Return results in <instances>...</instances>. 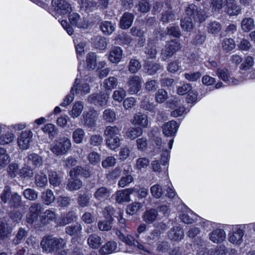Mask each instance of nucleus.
<instances>
[{"label": "nucleus", "instance_id": "obj_62", "mask_svg": "<svg viewBox=\"0 0 255 255\" xmlns=\"http://www.w3.org/2000/svg\"><path fill=\"white\" fill-rule=\"evenodd\" d=\"M103 142V136L99 134H92L89 138V143L93 146L101 145Z\"/></svg>", "mask_w": 255, "mask_h": 255}, {"label": "nucleus", "instance_id": "obj_7", "mask_svg": "<svg viewBox=\"0 0 255 255\" xmlns=\"http://www.w3.org/2000/svg\"><path fill=\"white\" fill-rule=\"evenodd\" d=\"M43 205L38 202L32 203L29 208V213L26 216V222L32 224L37 220L38 217L43 211Z\"/></svg>", "mask_w": 255, "mask_h": 255}, {"label": "nucleus", "instance_id": "obj_34", "mask_svg": "<svg viewBox=\"0 0 255 255\" xmlns=\"http://www.w3.org/2000/svg\"><path fill=\"white\" fill-rule=\"evenodd\" d=\"M8 203L10 208H18L22 206L21 197L17 193L13 192L12 195Z\"/></svg>", "mask_w": 255, "mask_h": 255}, {"label": "nucleus", "instance_id": "obj_58", "mask_svg": "<svg viewBox=\"0 0 255 255\" xmlns=\"http://www.w3.org/2000/svg\"><path fill=\"white\" fill-rule=\"evenodd\" d=\"M76 217L77 216L75 212H69L61 219V221L60 222V225L61 226H65L69 223H71L75 219H76Z\"/></svg>", "mask_w": 255, "mask_h": 255}, {"label": "nucleus", "instance_id": "obj_54", "mask_svg": "<svg viewBox=\"0 0 255 255\" xmlns=\"http://www.w3.org/2000/svg\"><path fill=\"white\" fill-rule=\"evenodd\" d=\"M12 194L10 187L9 186H5L0 196L1 201L4 204L8 203Z\"/></svg>", "mask_w": 255, "mask_h": 255}, {"label": "nucleus", "instance_id": "obj_33", "mask_svg": "<svg viewBox=\"0 0 255 255\" xmlns=\"http://www.w3.org/2000/svg\"><path fill=\"white\" fill-rule=\"evenodd\" d=\"M80 3L81 8L87 12L93 11L97 8L98 6V2L94 0H83Z\"/></svg>", "mask_w": 255, "mask_h": 255}, {"label": "nucleus", "instance_id": "obj_11", "mask_svg": "<svg viewBox=\"0 0 255 255\" xmlns=\"http://www.w3.org/2000/svg\"><path fill=\"white\" fill-rule=\"evenodd\" d=\"M33 133L30 130L22 131L17 139V143L19 148L23 150L27 149L32 141Z\"/></svg>", "mask_w": 255, "mask_h": 255}, {"label": "nucleus", "instance_id": "obj_30", "mask_svg": "<svg viewBox=\"0 0 255 255\" xmlns=\"http://www.w3.org/2000/svg\"><path fill=\"white\" fill-rule=\"evenodd\" d=\"M165 5L168 9L167 10L163 11L162 13L161 20L163 22L168 23L175 19V14L174 12L171 10V7L167 2H166Z\"/></svg>", "mask_w": 255, "mask_h": 255}, {"label": "nucleus", "instance_id": "obj_22", "mask_svg": "<svg viewBox=\"0 0 255 255\" xmlns=\"http://www.w3.org/2000/svg\"><path fill=\"white\" fill-rule=\"evenodd\" d=\"M134 19V15L129 12H125L120 21V27L122 29H128L131 26Z\"/></svg>", "mask_w": 255, "mask_h": 255}, {"label": "nucleus", "instance_id": "obj_63", "mask_svg": "<svg viewBox=\"0 0 255 255\" xmlns=\"http://www.w3.org/2000/svg\"><path fill=\"white\" fill-rule=\"evenodd\" d=\"M14 135L10 132H8L0 136V144L5 145L11 143L14 139Z\"/></svg>", "mask_w": 255, "mask_h": 255}, {"label": "nucleus", "instance_id": "obj_49", "mask_svg": "<svg viewBox=\"0 0 255 255\" xmlns=\"http://www.w3.org/2000/svg\"><path fill=\"white\" fill-rule=\"evenodd\" d=\"M235 47L236 44L235 43V41L232 38H225L222 42V49L226 52H228L232 50L235 48Z\"/></svg>", "mask_w": 255, "mask_h": 255}, {"label": "nucleus", "instance_id": "obj_15", "mask_svg": "<svg viewBox=\"0 0 255 255\" xmlns=\"http://www.w3.org/2000/svg\"><path fill=\"white\" fill-rule=\"evenodd\" d=\"M81 80L78 78L75 79L74 84L71 88V93L75 94H80L86 95L90 93V88L87 83L80 84Z\"/></svg>", "mask_w": 255, "mask_h": 255}, {"label": "nucleus", "instance_id": "obj_60", "mask_svg": "<svg viewBox=\"0 0 255 255\" xmlns=\"http://www.w3.org/2000/svg\"><path fill=\"white\" fill-rule=\"evenodd\" d=\"M128 70L131 73H135L141 68V65L139 61L136 59H132L128 64Z\"/></svg>", "mask_w": 255, "mask_h": 255}, {"label": "nucleus", "instance_id": "obj_59", "mask_svg": "<svg viewBox=\"0 0 255 255\" xmlns=\"http://www.w3.org/2000/svg\"><path fill=\"white\" fill-rule=\"evenodd\" d=\"M126 96V92L123 88H118L113 94V98L115 101L121 102Z\"/></svg>", "mask_w": 255, "mask_h": 255}, {"label": "nucleus", "instance_id": "obj_5", "mask_svg": "<svg viewBox=\"0 0 255 255\" xmlns=\"http://www.w3.org/2000/svg\"><path fill=\"white\" fill-rule=\"evenodd\" d=\"M181 48L180 43L176 40H172L167 42L164 47L161 50V59L164 61L169 60Z\"/></svg>", "mask_w": 255, "mask_h": 255}, {"label": "nucleus", "instance_id": "obj_21", "mask_svg": "<svg viewBox=\"0 0 255 255\" xmlns=\"http://www.w3.org/2000/svg\"><path fill=\"white\" fill-rule=\"evenodd\" d=\"M111 195L110 189L105 187L98 188L94 193V198L98 201L103 202L107 199Z\"/></svg>", "mask_w": 255, "mask_h": 255}, {"label": "nucleus", "instance_id": "obj_48", "mask_svg": "<svg viewBox=\"0 0 255 255\" xmlns=\"http://www.w3.org/2000/svg\"><path fill=\"white\" fill-rule=\"evenodd\" d=\"M27 158L28 161L31 162L35 166H40L42 165L43 160L41 156L35 153H29Z\"/></svg>", "mask_w": 255, "mask_h": 255}, {"label": "nucleus", "instance_id": "obj_12", "mask_svg": "<svg viewBox=\"0 0 255 255\" xmlns=\"http://www.w3.org/2000/svg\"><path fill=\"white\" fill-rule=\"evenodd\" d=\"M225 12L229 16H237L241 13L242 8L236 0H225Z\"/></svg>", "mask_w": 255, "mask_h": 255}, {"label": "nucleus", "instance_id": "obj_29", "mask_svg": "<svg viewBox=\"0 0 255 255\" xmlns=\"http://www.w3.org/2000/svg\"><path fill=\"white\" fill-rule=\"evenodd\" d=\"M117 247V244L115 242L109 241L99 250V253L101 255L110 254L116 250Z\"/></svg>", "mask_w": 255, "mask_h": 255}, {"label": "nucleus", "instance_id": "obj_2", "mask_svg": "<svg viewBox=\"0 0 255 255\" xmlns=\"http://www.w3.org/2000/svg\"><path fill=\"white\" fill-rule=\"evenodd\" d=\"M121 129L116 126H108L104 131L107 146L112 150H115L120 146V131Z\"/></svg>", "mask_w": 255, "mask_h": 255}, {"label": "nucleus", "instance_id": "obj_64", "mask_svg": "<svg viewBox=\"0 0 255 255\" xmlns=\"http://www.w3.org/2000/svg\"><path fill=\"white\" fill-rule=\"evenodd\" d=\"M24 197L29 200L35 201L38 198V193L33 189L27 188L23 192Z\"/></svg>", "mask_w": 255, "mask_h": 255}, {"label": "nucleus", "instance_id": "obj_3", "mask_svg": "<svg viewBox=\"0 0 255 255\" xmlns=\"http://www.w3.org/2000/svg\"><path fill=\"white\" fill-rule=\"evenodd\" d=\"M72 147L70 139L67 137H61L50 145V149L56 156L67 154Z\"/></svg>", "mask_w": 255, "mask_h": 255}, {"label": "nucleus", "instance_id": "obj_20", "mask_svg": "<svg viewBox=\"0 0 255 255\" xmlns=\"http://www.w3.org/2000/svg\"><path fill=\"white\" fill-rule=\"evenodd\" d=\"M217 73L220 79L229 85H236L239 83L238 80L230 77L229 71L226 68L223 69H219Z\"/></svg>", "mask_w": 255, "mask_h": 255}, {"label": "nucleus", "instance_id": "obj_44", "mask_svg": "<svg viewBox=\"0 0 255 255\" xmlns=\"http://www.w3.org/2000/svg\"><path fill=\"white\" fill-rule=\"evenodd\" d=\"M103 118L106 122L112 123L116 120V115L113 110L108 109L104 111Z\"/></svg>", "mask_w": 255, "mask_h": 255}, {"label": "nucleus", "instance_id": "obj_40", "mask_svg": "<svg viewBox=\"0 0 255 255\" xmlns=\"http://www.w3.org/2000/svg\"><path fill=\"white\" fill-rule=\"evenodd\" d=\"M142 130L140 128H130L126 131V135L127 138L130 139H134L138 136L141 135Z\"/></svg>", "mask_w": 255, "mask_h": 255}, {"label": "nucleus", "instance_id": "obj_16", "mask_svg": "<svg viewBox=\"0 0 255 255\" xmlns=\"http://www.w3.org/2000/svg\"><path fill=\"white\" fill-rule=\"evenodd\" d=\"M69 20L71 24L79 28H86L88 22L84 17H81L77 12H73L69 15Z\"/></svg>", "mask_w": 255, "mask_h": 255}, {"label": "nucleus", "instance_id": "obj_18", "mask_svg": "<svg viewBox=\"0 0 255 255\" xmlns=\"http://www.w3.org/2000/svg\"><path fill=\"white\" fill-rule=\"evenodd\" d=\"M131 122L134 125L140 126V128H147L148 125V116L145 114L138 112L134 114Z\"/></svg>", "mask_w": 255, "mask_h": 255}, {"label": "nucleus", "instance_id": "obj_26", "mask_svg": "<svg viewBox=\"0 0 255 255\" xmlns=\"http://www.w3.org/2000/svg\"><path fill=\"white\" fill-rule=\"evenodd\" d=\"M144 68L145 73L149 75H153L163 69L160 64L149 61L146 62Z\"/></svg>", "mask_w": 255, "mask_h": 255}, {"label": "nucleus", "instance_id": "obj_28", "mask_svg": "<svg viewBox=\"0 0 255 255\" xmlns=\"http://www.w3.org/2000/svg\"><path fill=\"white\" fill-rule=\"evenodd\" d=\"M76 175H80L85 178H88L92 175V173L89 169L84 168L78 166L73 168L70 171V176L71 177H74Z\"/></svg>", "mask_w": 255, "mask_h": 255}, {"label": "nucleus", "instance_id": "obj_14", "mask_svg": "<svg viewBox=\"0 0 255 255\" xmlns=\"http://www.w3.org/2000/svg\"><path fill=\"white\" fill-rule=\"evenodd\" d=\"M82 117L81 122L84 126L88 128L95 127L97 119V113L95 111H89L86 113H84Z\"/></svg>", "mask_w": 255, "mask_h": 255}, {"label": "nucleus", "instance_id": "obj_38", "mask_svg": "<svg viewBox=\"0 0 255 255\" xmlns=\"http://www.w3.org/2000/svg\"><path fill=\"white\" fill-rule=\"evenodd\" d=\"M85 136V132L83 129L77 128L72 133V138L74 142L77 144L81 143Z\"/></svg>", "mask_w": 255, "mask_h": 255}, {"label": "nucleus", "instance_id": "obj_27", "mask_svg": "<svg viewBox=\"0 0 255 255\" xmlns=\"http://www.w3.org/2000/svg\"><path fill=\"white\" fill-rule=\"evenodd\" d=\"M168 236L172 240L179 241L183 238L184 232L180 227H174L169 232Z\"/></svg>", "mask_w": 255, "mask_h": 255}, {"label": "nucleus", "instance_id": "obj_23", "mask_svg": "<svg viewBox=\"0 0 255 255\" xmlns=\"http://www.w3.org/2000/svg\"><path fill=\"white\" fill-rule=\"evenodd\" d=\"M226 238L225 231L221 229H217L209 234V239L214 243H219Z\"/></svg>", "mask_w": 255, "mask_h": 255}, {"label": "nucleus", "instance_id": "obj_37", "mask_svg": "<svg viewBox=\"0 0 255 255\" xmlns=\"http://www.w3.org/2000/svg\"><path fill=\"white\" fill-rule=\"evenodd\" d=\"M241 27L245 32H248L255 27V21L252 17H244L241 21Z\"/></svg>", "mask_w": 255, "mask_h": 255}, {"label": "nucleus", "instance_id": "obj_42", "mask_svg": "<svg viewBox=\"0 0 255 255\" xmlns=\"http://www.w3.org/2000/svg\"><path fill=\"white\" fill-rule=\"evenodd\" d=\"M107 219L101 220L98 223V227L100 230L108 231L112 229L113 218L111 217L108 219V217H107Z\"/></svg>", "mask_w": 255, "mask_h": 255}, {"label": "nucleus", "instance_id": "obj_4", "mask_svg": "<svg viewBox=\"0 0 255 255\" xmlns=\"http://www.w3.org/2000/svg\"><path fill=\"white\" fill-rule=\"evenodd\" d=\"M185 13L190 18L200 23L204 22L207 17L204 8L197 7L193 3L190 4L185 8Z\"/></svg>", "mask_w": 255, "mask_h": 255}, {"label": "nucleus", "instance_id": "obj_9", "mask_svg": "<svg viewBox=\"0 0 255 255\" xmlns=\"http://www.w3.org/2000/svg\"><path fill=\"white\" fill-rule=\"evenodd\" d=\"M109 95L107 93H93L89 95L87 101L89 103L97 106H104L107 104Z\"/></svg>", "mask_w": 255, "mask_h": 255}, {"label": "nucleus", "instance_id": "obj_57", "mask_svg": "<svg viewBox=\"0 0 255 255\" xmlns=\"http://www.w3.org/2000/svg\"><path fill=\"white\" fill-rule=\"evenodd\" d=\"M167 98V92L162 89H158L155 94V100L159 104L163 103Z\"/></svg>", "mask_w": 255, "mask_h": 255}, {"label": "nucleus", "instance_id": "obj_35", "mask_svg": "<svg viewBox=\"0 0 255 255\" xmlns=\"http://www.w3.org/2000/svg\"><path fill=\"white\" fill-rule=\"evenodd\" d=\"M48 179L50 185L54 187L59 186L61 184V178L56 171H49Z\"/></svg>", "mask_w": 255, "mask_h": 255}, {"label": "nucleus", "instance_id": "obj_45", "mask_svg": "<svg viewBox=\"0 0 255 255\" xmlns=\"http://www.w3.org/2000/svg\"><path fill=\"white\" fill-rule=\"evenodd\" d=\"M82 229V226L77 223L74 225L67 226L65 229V232L70 236H76L81 233Z\"/></svg>", "mask_w": 255, "mask_h": 255}, {"label": "nucleus", "instance_id": "obj_61", "mask_svg": "<svg viewBox=\"0 0 255 255\" xmlns=\"http://www.w3.org/2000/svg\"><path fill=\"white\" fill-rule=\"evenodd\" d=\"M159 83L157 80H150L144 84V89L148 92H154L158 88Z\"/></svg>", "mask_w": 255, "mask_h": 255}, {"label": "nucleus", "instance_id": "obj_52", "mask_svg": "<svg viewBox=\"0 0 255 255\" xmlns=\"http://www.w3.org/2000/svg\"><path fill=\"white\" fill-rule=\"evenodd\" d=\"M136 7L139 12L146 13L150 11V5L147 0H139Z\"/></svg>", "mask_w": 255, "mask_h": 255}, {"label": "nucleus", "instance_id": "obj_13", "mask_svg": "<svg viewBox=\"0 0 255 255\" xmlns=\"http://www.w3.org/2000/svg\"><path fill=\"white\" fill-rule=\"evenodd\" d=\"M130 94H135L139 92L141 88V79L138 76H131L128 82Z\"/></svg>", "mask_w": 255, "mask_h": 255}, {"label": "nucleus", "instance_id": "obj_17", "mask_svg": "<svg viewBox=\"0 0 255 255\" xmlns=\"http://www.w3.org/2000/svg\"><path fill=\"white\" fill-rule=\"evenodd\" d=\"M135 191L134 188H128L118 191L116 193V200L118 203L129 202L130 200V195Z\"/></svg>", "mask_w": 255, "mask_h": 255}, {"label": "nucleus", "instance_id": "obj_47", "mask_svg": "<svg viewBox=\"0 0 255 255\" xmlns=\"http://www.w3.org/2000/svg\"><path fill=\"white\" fill-rule=\"evenodd\" d=\"M43 131L48 133L50 138H53L58 134V130L55 126L52 124H47L42 128Z\"/></svg>", "mask_w": 255, "mask_h": 255}, {"label": "nucleus", "instance_id": "obj_32", "mask_svg": "<svg viewBox=\"0 0 255 255\" xmlns=\"http://www.w3.org/2000/svg\"><path fill=\"white\" fill-rule=\"evenodd\" d=\"M83 109L84 105L81 102H76L71 110L69 111V114L72 118H77L81 115Z\"/></svg>", "mask_w": 255, "mask_h": 255}, {"label": "nucleus", "instance_id": "obj_43", "mask_svg": "<svg viewBox=\"0 0 255 255\" xmlns=\"http://www.w3.org/2000/svg\"><path fill=\"white\" fill-rule=\"evenodd\" d=\"M207 28L209 33L216 34L220 31L222 28V25L219 22L213 21H210L207 24Z\"/></svg>", "mask_w": 255, "mask_h": 255}, {"label": "nucleus", "instance_id": "obj_24", "mask_svg": "<svg viewBox=\"0 0 255 255\" xmlns=\"http://www.w3.org/2000/svg\"><path fill=\"white\" fill-rule=\"evenodd\" d=\"M158 214L154 209L146 210L142 215L143 221L147 224H152L157 218Z\"/></svg>", "mask_w": 255, "mask_h": 255}, {"label": "nucleus", "instance_id": "obj_50", "mask_svg": "<svg viewBox=\"0 0 255 255\" xmlns=\"http://www.w3.org/2000/svg\"><path fill=\"white\" fill-rule=\"evenodd\" d=\"M41 197L44 203L47 205L53 203L55 200V196L53 193L50 189H47L45 192H43L42 193Z\"/></svg>", "mask_w": 255, "mask_h": 255}, {"label": "nucleus", "instance_id": "obj_51", "mask_svg": "<svg viewBox=\"0 0 255 255\" xmlns=\"http://www.w3.org/2000/svg\"><path fill=\"white\" fill-rule=\"evenodd\" d=\"M118 84V79L115 77H110L106 79L103 83L104 88L109 90L115 89L117 86Z\"/></svg>", "mask_w": 255, "mask_h": 255}, {"label": "nucleus", "instance_id": "obj_53", "mask_svg": "<svg viewBox=\"0 0 255 255\" xmlns=\"http://www.w3.org/2000/svg\"><path fill=\"white\" fill-rule=\"evenodd\" d=\"M90 197L87 193L80 194L78 195L77 202L80 207L84 208L90 204Z\"/></svg>", "mask_w": 255, "mask_h": 255}, {"label": "nucleus", "instance_id": "obj_6", "mask_svg": "<svg viewBox=\"0 0 255 255\" xmlns=\"http://www.w3.org/2000/svg\"><path fill=\"white\" fill-rule=\"evenodd\" d=\"M245 227L237 225L233 226L232 231L229 234V241L234 244L240 245L243 242Z\"/></svg>", "mask_w": 255, "mask_h": 255}, {"label": "nucleus", "instance_id": "obj_41", "mask_svg": "<svg viewBox=\"0 0 255 255\" xmlns=\"http://www.w3.org/2000/svg\"><path fill=\"white\" fill-rule=\"evenodd\" d=\"M56 218V214L52 210H46L43 216L40 217V221L43 224H46Z\"/></svg>", "mask_w": 255, "mask_h": 255}, {"label": "nucleus", "instance_id": "obj_56", "mask_svg": "<svg viewBox=\"0 0 255 255\" xmlns=\"http://www.w3.org/2000/svg\"><path fill=\"white\" fill-rule=\"evenodd\" d=\"M140 107L144 110L152 112L155 107V105L153 102L149 101L148 97H144L141 102Z\"/></svg>", "mask_w": 255, "mask_h": 255}, {"label": "nucleus", "instance_id": "obj_36", "mask_svg": "<svg viewBox=\"0 0 255 255\" xmlns=\"http://www.w3.org/2000/svg\"><path fill=\"white\" fill-rule=\"evenodd\" d=\"M87 241L89 246L93 249H98L102 243V239L96 234L91 235Z\"/></svg>", "mask_w": 255, "mask_h": 255}, {"label": "nucleus", "instance_id": "obj_55", "mask_svg": "<svg viewBox=\"0 0 255 255\" xmlns=\"http://www.w3.org/2000/svg\"><path fill=\"white\" fill-rule=\"evenodd\" d=\"M102 31L106 34H110L115 30L114 25L110 21L102 22L100 25Z\"/></svg>", "mask_w": 255, "mask_h": 255}, {"label": "nucleus", "instance_id": "obj_10", "mask_svg": "<svg viewBox=\"0 0 255 255\" xmlns=\"http://www.w3.org/2000/svg\"><path fill=\"white\" fill-rule=\"evenodd\" d=\"M51 4L55 10L60 14H67L72 11L70 4L66 0H52Z\"/></svg>", "mask_w": 255, "mask_h": 255}, {"label": "nucleus", "instance_id": "obj_25", "mask_svg": "<svg viewBox=\"0 0 255 255\" xmlns=\"http://www.w3.org/2000/svg\"><path fill=\"white\" fill-rule=\"evenodd\" d=\"M123 55V51L121 47H116L112 49L110 52L109 59L113 63H117L119 62Z\"/></svg>", "mask_w": 255, "mask_h": 255}, {"label": "nucleus", "instance_id": "obj_39", "mask_svg": "<svg viewBox=\"0 0 255 255\" xmlns=\"http://www.w3.org/2000/svg\"><path fill=\"white\" fill-rule=\"evenodd\" d=\"M9 155L5 148L0 147V169L4 168L10 162Z\"/></svg>", "mask_w": 255, "mask_h": 255}, {"label": "nucleus", "instance_id": "obj_46", "mask_svg": "<svg viewBox=\"0 0 255 255\" xmlns=\"http://www.w3.org/2000/svg\"><path fill=\"white\" fill-rule=\"evenodd\" d=\"M35 183L37 187L43 188L47 184V178L43 173L37 174L35 177Z\"/></svg>", "mask_w": 255, "mask_h": 255}, {"label": "nucleus", "instance_id": "obj_1", "mask_svg": "<svg viewBox=\"0 0 255 255\" xmlns=\"http://www.w3.org/2000/svg\"><path fill=\"white\" fill-rule=\"evenodd\" d=\"M40 244L43 253L52 254L64 248L66 243L62 238L45 235L42 238Z\"/></svg>", "mask_w": 255, "mask_h": 255}, {"label": "nucleus", "instance_id": "obj_31", "mask_svg": "<svg viewBox=\"0 0 255 255\" xmlns=\"http://www.w3.org/2000/svg\"><path fill=\"white\" fill-rule=\"evenodd\" d=\"M83 186L82 182L78 178L71 177L69 179L66 185V189L69 191H75L80 189Z\"/></svg>", "mask_w": 255, "mask_h": 255}, {"label": "nucleus", "instance_id": "obj_8", "mask_svg": "<svg viewBox=\"0 0 255 255\" xmlns=\"http://www.w3.org/2000/svg\"><path fill=\"white\" fill-rule=\"evenodd\" d=\"M119 239L129 246H133L143 251L144 253L150 254V252L142 245L140 244L137 241H135L134 237L130 235H125L120 231L117 232Z\"/></svg>", "mask_w": 255, "mask_h": 255}, {"label": "nucleus", "instance_id": "obj_19", "mask_svg": "<svg viewBox=\"0 0 255 255\" xmlns=\"http://www.w3.org/2000/svg\"><path fill=\"white\" fill-rule=\"evenodd\" d=\"M178 127L179 125L176 122L171 121L163 125V133L166 136H173L177 132Z\"/></svg>", "mask_w": 255, "mask_h": 255}]
</instances>
